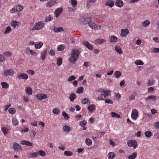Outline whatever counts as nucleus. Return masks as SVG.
I'll return each instance as SVG.
<instances>
[{
	"instance_id": "12",
	"label": "nucleus",
	"mask_w": 159,
	"mask_h": 159,
	"mask_svg": "<svg viewBox=\"0 0 159 159\" xmlns=\"http://www.w3.org/2000/svg\"><path fill=\"white\" fill-rule=\"evenodd\" d=\"M118 39L114 35H111L109 37V41L111 43H116Z\"/></svg>"
},
{
	"instance_id": "63",
	"label": "nucleus",
	"mask_w": 159,
	"mask_h": 159,
	"mask_svg": "<svg viewBox=\"0 0 159 159\" xmlns=\"http://www.w3.org/2000/svg\"><path fill=\"white\" fill-rule=\"evenodd\" d=\"M154 126L156 128L159 129V122H155Z\"/></svg>"
},
{
	"instance_id": "10",
	"label": "nucleus",
	"mask_w": 159,
	"mask_h": 159,
	"mask_svg": "<svg viewBox=\"0 0 159 159\" xmlns=\"http://www.w3.org/2000/svg\"><path fill=\"white\" fill-rule=\"evenodd\" d=\"M120 36L122 37H126L129 33V30L128 29H122L121 31Z\"/></svg>"
},
{
	"instance_id": "61",
	"label": "nucleus",
	"mask_w": 159,
	"mask_h": 159,
	"mask_svg": "<svg viewBox=\"0 0 159 159\" xmlns=\"http://www.w3.org/2000/svg\"><path fill=\"white\" fill-rule=\"evenodd\" d=\"M152 51L155 53H158L159 52V48H155L153 49Z\"/></svg>"
},
{
	"instance_id": "19",
	"label": "nucleus",
	"mask_w": 159,
	"mask_h": 159,
	"mask_svg": "<svg viewBox=\"0 0 159 159\" xmlns=\"http://www.w3.org/2000/svg\"><path fill=\"white\" fill-rule=\"evenodd\" d=\"M116 5L119 7H121L123 5V3L121 0H118L115 3Z\"/></svg>"
},
{
	"instance_id": "62",
	"label": "nucleus",
	"mask_w": 159,
	"mask_h": 159,
	"mask_svg": "<svg viewBox=\"0 0 159 159\" xmlns=\"http://www.w3.org/2000/svg\"><path fill=\"white\" fill-rule=\"evenodd\" d=\"M151 111L152 115H154V114L157 113V110L155 109H152L151 110Z\"/></svg>"
},
{
	"instance_id": "2",
	"label": "nucleus",
	"mask_w": 159,
	"mask_h": 159,
	"mask_svg": "<svg viewBox=\"0 0 159 159\" xmlns=\"http://www.w3.org/2000/svg\"><path fill=\"white\" fill-rule=\"evenodd\" d=\"M127 145L129 147H133L135 149L137 147V142L135 140H131L128 141Z\"/></svg>"
},
{
	"instance_id": "37",
	"label": "nucleus",
	"mask_w": 159,
	"mask_h": 159,
	"mask_svg": "<svg viewBox=\"0 0 159 159\" xmlns=\"http://www.w3.org/2000/svg\"><path fill=\"white\" fill-rule=\"evenodd\" d=\"M1 84L2 85V88L4 89L8 88L9 87L8 84L5 82H2Z\"/></svg>"
},
{
	"instance_id": "32",
	"label": "nucleus",
	"mask_w": 159,
	"mask_h": 159,
	"mask_svg": "<svg viewBox=\"0 0 159 159\" xmlns=\"http://www.w3.org/2000/svg\"><path fill=\"white\" fill-rule=\"evenodd\" d=\"M145 99L146 100L152 99L153 101H155L156 99V96L154 95H150L147 97Z\"/></svg>"
},
{
	"instance_id": "20",
	"label": "nucleus",
	"mask_w": 159,
	"mask_h": 159,
	"mask_svg": "<svg viewBox=\"0 0 159 159\" xmlns=\"http://www.w3.org/2000/svg\"><path fill=\"white\" fill-rule=\"evenodd\" d=\"M26 92L28 95H30L32 94L33 92L31 88L30 87H28L26 89Z\"/></svg>"
},
{
	"instance_id": "25",
	"label": "nucleus",
	"mask_w": 159,
	"mask_h": 159,
	"mask_svg": "<svg viewBox=\"0 0 159 159\" xmlns=\"http://www.w3.org/2000/svg\"><path fill=\"white\" fill-rule=\"evenodd\" d=\"M108 157L109 159H113L115 157L114 152H110L108 155Z\"/></svg>"
},
{
	"instance_id": "14",
	"label": "nucleus",
	"mask_w": 159,
	"mask_h": 159,
	"mask_svg": "<svg viewBox=\"0 0 159 159\" xmlns=\"http://www.w3.org/2000/svg\"><path fill=\"white\" fill-rule=\"evenodd\" d=\"M52 30L55 32H58L61 31H63L64 30V29L63 28L61 27H59L58 28H57L56 27H54L52 29Z\"/></svg>"
},
{
	"instance_id": "38",
	"label": "nucleus",
	"mask_w": 159,
	"mask_h": 159,
	"mask_svg": "<svg viewBox=\"0 0 159 159\" xmlns=\"http://www.w3.org/2000/svg\"><path fill=\"white\" fill-rule=\"evenodd\" d=\"M84 88L83 87H79L76 90L77 93H83V92Z\"/></svg>"
},
{
	"instance_id": "17",
	"label": "nucleus",
	"mask_w": 159,
	"mask_h": 159,
	"mask_svg": "<svg viewBox=\"0 0 159 159\" xmlns=\"http://www.w3.org/2000/svg\"><path fill=\"white\" fill-rule=\"evenodd\" d=\"M21 144L23 145H26V146H31L32 145V144L29 141L25 140L22 141L20 143Z\"/></svg>"
},
{
	"instance_id": "8",
	"label": "nucleus",
	"mask_w": 159,
	"mask_h": 159,
	"mask_svg": "<svg viewBox=\"0 0 159 159\" xmlns=\"http://www.w3.org/2000/svg\"><path fill=\"white\" fill-rule=\"evenodd\" d=\"M57 0H50L47 3L46 5L47 7H51L53 5L57 3Z\"/></svg>"
},
{
	"instance_id": "21",
	"label": "nucleus",
	"mask_w": 159,
	"mask_h": 159,
	"mask_svg": "<svg viewBox=\"0 0 159 159\" xmlns=\"http://www.w3.org/2000/svg\"><path fill=\"white\" fill-rule=\"evenodd\" d=\"M43 43L42 42H40L38 43H36L34 45V47L35 48L38 49L40 48L43 46Z\"/></svg>"
},
{
	"instance_id": "23",
	"label": "nucleus",
	"mask_w": 159,
	"mask_h": 159,
	"mask_svg": "<svg viewBox=\"0 0 159 159\" xmlns=\"http://www.w3.org/2000/svg\"><path fill=\"white\" fill-rule=\"evenodd\" d=\"M17 11H20L23 9V7L21 5H17L15 7Z\"/></svg>"
},
{
	"instance_id": "36",
	"label": "nucleus",
	"mask_w": 159,
	"mask_h": 159,
	"mask_svg": "<svg viewBox=\"0 0 159 159\" xmlns=\"http://www.w3.org/2000/svg\"><path fill=\"white\" fill-rule=\"evenodd\" d=\"M53 20V17L51 15H49L48 16H47L45 19V21L46 22L50 21Z\"/></svg>"
},
{
	"instance_id": "5",
	"label": "nucleus",
	"mask_w": 159,
	"mask_h": 159,
	"mask_svg": "<svg viewBox=\"0 0 159 159\" xmlns=\"http://www.w3.org/2000/svg\"><path fill=\"white\" fill-rule=\"evenodd\" d=\"M138 116V111L134 109L132 110L131 113V117L133 120H135L137 119Z\"/></svg>"
},
{
	"instance_id": "59",
	"label": "nucleus",
	"mask_w": 159,
	"mask_h": 159,
	"mask_svg": "<svg viewBox=\"0 0 159 159\" xmlns=\"http://www.w3.org/2000/svg\"><path fill=\"white\" fill-rule=\"evenodd\" d=\"M155 82V81L154 80H149L148 83V86H151Z\"/></svg>"
},
{
	"instance_id": "44",
	"label": "nucleus",
	"mask_w": 159,
	"mask_h": 159,
	"mask_svg": "<svg viewBox=\"0 0 159 159\" xmlns=\"http://www.w3.org/2000/svg\"><path fill=\"white\" fill-rule=\"evenodd\" d=\"M105 96L103 94H101L100 96H98V100H104L106 98Z\"/></svg>"
},
{
	"instance_id": "11",
	"label": "nucleus",
	"mask_w": 159,
	"mask_h": 159,
	"mask_svg": "<svg viewBox=\"0 0 159 159\" xmlns=\"http://www.w3.org/2000/svg\"><path fill=\"white\" fill-rule=\"evenodd\" d=\"M63 8L62 7L58 8L55 10L54 14L56 17L57 18L59 16V14L63 11Z\"/></svg>"
},
{
	"instance_id": "60",
	"label": "nucleus",
	"mask_w": 159,
	"mask_h": 159,
	"mask_svg": "<svg viewBox=\"0 0 159 159\" xmlns=\"http://www.w3.org/2000/svg\"><path fill=\"white\" fill-rule=\"evenodd\" d=\"M30 53L33 55H36L37 54L36 52L34 50H30Z\"/></svg>"
},
{
	"instance_id": "28",
	"label": "nucleus",
	"mask_w": 159,
	"mask_h": 159,
	"mask_svg": "<svg viewBox=\"0 0 159 159\" xmlns=\"http://www.w3.org/2000/svg\"><path fill=\"white\" fill-rule=\"evenodd\" d=\"M96 0H87V6L89 8L90 4L93 3L95 2Z\"/></svg>"
},
{
	"instance_id": "24",
	"label": "nucleus",
	"mask_w": 159,
	"mask_h": 159,
	"mask_svg": "<svg viewBox=\"0 0 159 159\" xmlns=\"http://www.w3.org/2000/svg\"><path fill=\"white\" fill-rule=\"evenodd\" d=\"M137 156V153L134 152L131 155L129 156L128 157V159H135Z\"/></svg>"
},
{
	"instance_id": "51",
	"label": "nucleus",
	"mask_w": 159,
	"mask_h": 159,
	"mask_svg": "<svg viewBox=\"0 0 159 159\" xmlns=\"http://www.w3.org/2000/svg\"><path fill=\"white\" fill-rule=\"evenodd\" d=\"M145 135L146 137L149 138L152 136V133L150 131H146L145 133Z\"/></svg>"
},
{
	"instance_id": "42",
	"label": "nucleus",
	"mask_w": 159,
	"mask_h": 159,
	"mask_svg": "<svg viewBox=\"0 0 159 159\" xmlns=\"http://www.w3.org/2000/svg\"><path fill=\"white\" fill-rule=\"evenodd\" d=\"M85 143L88 146H90L92 145V141L90 139L87 138L85 140Z\"/></svg>"
},
{
	"instance_id": "49",
	"label": "nucleus",
	"mask_w": 159,
	"mask_h": 159,
	"mask_svg": "<svg viewBox=\"0 0 159 159\" xmlns=\"http://www.w3.org/2000/svg\"><path fill=\"white\" fill-rule=\"evenodd\" d=\"M38 155L39 154L42 157H44L46 155L45 152H44L42 150H40L38 152Z\"/></svg>"
},
{
	"instance_id": "3",
	"label": "nucleus",
	"mask_w": 159,
	"mask_h": 159,
	"mask_svg": "<svg viewBox=\"0 0 159 159\" xmlns=\"http://www.w3.org/2000/svg\"><path fill=\"white\" fill-rule=\"evenodd\" d=\"M43 23L41 22H39L35 25L32 28V30H37L41 29L43 28Z\"/></svg>"
},
{
	"instance_id": "6",
	"label": "nucleus",
	"mask_w": 159,
	"mask_h": 159,
	"mask_svg": "<svg viewBox=\"0 0 159 159\" xmlns=\"http://www.w3.org/2000/svg\"><path fill=\"white\" fill-rule=\"evenodd\" d=\"M91 18L87 17L85 18H82L81 19V23L84 25L88 24L89 21L91 20Z\"/></svg>"
},
{
	"instance_id": "64",
	"label": "nucleus",
	"mask_w": 159,
	"mask_h": 159,
	"mask_svg": "<svg viewBox=\"0 0 159 159\" xmlns=\"http://www.w3.org/2000/svg\"><path fill=\"white\" fill-rule=\"evenodd\" d=\"M49 54L51 56H53L55 55V52H54V51L53 50H51L49 51Z\"/></svg>"
},
{
	"instance_id": "39",
	"label": "nucleus",
	"mask_w": 159,
	"mask_h": 159,
	"mask_svg": "<svg viewBox=\"0 0 159 159\" xmlns=\"http://www.w3.org/2000/svg\"><path fill=\"white\" fill-rule=\"evenodd\" d=\"M1 130L2 132L5 135H6L8 133V129L6 127H2L1 128Z\"/></svg>"
},
{
	"instance_id": "9",
	"label": "nucleus",
	"mask_w": 159,
	"mask_h": 159,
	"mask_svg": "<svg viewBox=\"0 0 159 159\" xmlns=\"http://www.w3.org/2000/svg\"><path fill=\"white\" fill-rule=\"evenodd\" d=\"M82 43L89 50H92L93 49V47L88 42L84 41Z\"/></svg>"
},
{
	"instance_id": "58",
	"label": "nucleus",
	"mask_w": 159,
	"mask_h": 159,
	"mask_svg": "<svg viewBox=\"0 0 159 159\" xmlns=\"http://www.w3.org/2000/svg\"><path fill=\"white\" fill-rule=\"evenodd\" d=\"M5 60V57L4 56L0 54V62H3Z\"/></svg>"
},
{
	"instance_id": "7",
	"label": "nucleus",
	"mask_w": 159,
	"mask_h": 159,
	"mask_svg": "<svg viewBox=\"0 0 159 159\" xmlns=\"http://www.w3.org/2000/svg\"><path fill=\"white\" fill-rule=\"evenodd\" d=\"M13 147L15 151L18 152L21 150V147L20 145L17 143H14L13 144Z\"/></svg>"
},
{
	"instance_id": "54",
	"label": "nucleus",
	"mask_w": 159,
	"mask_h": 159,
	"mask_svg": "<svg viewBox=\"0 0 159 159\" xmlns=\"http://www.w3.org/2000/svg\"><path fill=\"white\" fill-rule=\"evenodd\" d=\"M114 75L116 78H119L121 76V73L119 71H116L114 73Z\"/></svg>"
},
{
	"instance_id": "4",
	"label": "nucleus",
	"mask_w": 159,
	"mask_h": 159,
	"mask_svg": "<svg viewBox=\"0 0 159 159\" xmlns=\"http://www.w3.org/2000/svg\"><path fill=\"white\" fill-rule=\"evenodd\" d=\"M14 73V71L12 69L6 70L4 71L3 75L5 77H7L8 75L11 76Z\"/></svg>"
},
{
	"instance_id": "43",
	"label": "nucleus",
	"mask_w": 159,
	"mask_h": 159,
	"mask_svg": "<svg viewBox=\"0 0 159 159\" xmlns=\"http://www.w3.org/2000/svg\"><path fill=\"white\" fill-rule=\"evenodd\" d=\"M11 31V28L10 26L8 27L6 29V30L4 32V34H9Z\"/></svg>"
},
{
	"instance_id": "26",
	"label": "nucleus",
	"mask_w": 159,
	"mask_h": 159,
	"mask_svg": "<svg viewBox=\"0 0 159 159\" xmlns=\"http://www.w3.org/2000/svg\"><path fill=\"white\" fill-rule=\"evenodd\" d=\"M76 97V95L73 93H71L69 96V99L70 101L71 102H73L74 100L75 99Z\"/></svg>"
},
{
	"instance_id": "56",
	"label": "nucleus",
	"mask_w": 159,
	"mask_h": 159,
	"mask_svg": "<svg viewBox=\"0 0 159 159\" xmlns=\"http://www.w3.org/2000/svg\"><path fill=\"white\" fill-rule=\"evenodd\" d=\"M76 79L74 75H71L70 77L68 79V81H70L73 80H75Z\"/></svg>"
},
{
	"instance_id": "47",
	"label": "nucleus",
	"mask_w": 159,
	"mask_h": 159,
	"mask_svg": "<svg viewBox=\"0 0 159 159\" xmlns=\"http://www.w3.org/2000/svg\"><path fill=\"white\" fill-rule=\"evenodd\" d=\"M62 58L61 57L58 58L57 61V64L58 66H60L62 63Z\"/></svg>"
},
{
	"instance_id": "35",
	"label": "nucleus",
	"mask_w": 159,
	"mask_h": 159,
	"mask_svg": "<svg viewBox=\"0 0 159 159\" xmlns=\"http://www.w3.org/2000/svg\"><path fill=\"white\" fill-rule=\"evenodd\" d=\"M111 115L112 117H116V118H120V116L116 113L112 112L111 113Z\"/></svg>"
},
{
	"instance_id": "52",
	"label": "nucleus",
	"mask_w": 159,
	"mask_h": 159,
	"mask_svg": "<svg viewBox=\"0 0 159 159\" xmlns=\"http://www.w3.org/2000/svg\"><path fill=\"white\" fill-rule=\"evenodd\" d=\"M65 48V45H61L57 48V50L60 51H63Z\"/></svg>"
},
{
	"instance_id": "1",
	"label": "nucleus",
	"mask_w": 159,
	"mask_h": 159,
	"mask_svg": "<svg viewBox=\"0 0 159 159\" xmlns=\"http://www.w3.org/2000/svg\"><path fill=\"white\" fill-rule=\"evenodd\" d=\"M80 53L79 50H73L71 54V57L70 58L69 61L71 63H74L79 58Z\"/></svg>"
},
{
	"instance_id": "55",
	"label": "nucleus",
	"mask_w": 159,
	"mask_h": 159,
	"mask_svg": "<svg viewBox=\"0 0 159 159\" xmlns=\"http://www.w3.org/2000/svg\"><path fill=\"white\" fill-rule=\"evenodd\" d=\"M38 153L37 152H34L32 153L31 155V157L33 158H35L38 157Z\"/></svg>"
},
{
	"instance_id": "29",
	"label": "nucleus",
	"mask_w": 159,
	"mask_h": 159,
	"mask_svg": "<svg viewBox=\"0 0 159 159\" xmlns=\"http://www.w3.org/2000/svg\"><path fill=\"white\" fill-rule=\"evenodd\" d=\"M115 49L116 52H118L120 54H121L123 53L122 51L121 48L117 46H116L115 47Z\"/></svg>"
},
{
	"instance_id": "57",
	"label": "nucleus",
	"mask_w": 159,
	"mask_h": 159,
	"mask_svg": "<svg viewBox=\"0 0 159 159\" xmlns=\"http://www.w3.org/2000/svg\"><path fill=\"white\" fill-rule=\"evenodd\" d=\"M89 99L87 98H84L81 101V102L82 104H85L87 103V102L89 101Z\"/></svg>"
},
{
	"instance_id": "31",
	"label": "nucleus",
	"mask_w": 159,
	"mask_h": 159,
	"mask_svg": "<svg viewBox=\"0 0 159 159\" xmlns=\"http://www.w3.org/2000/svg\"><path fill=\"white\" fill-rule=\"evenodd\" d=\"M99 91H101V89H100L99 90ZM102 92H103L104 93V95L106 97L107 96H110L111 95L110 92H109V91L106 90L104 91L103 90L102 91Z\"/></svg>"
},
{
	"instance_id": "30",
	"label": "nucleus",
	"mask_w": 159,
	"mask_h": 159,
	"mask_svg": "<svg viewBox=\"0 0 159 159\" xmlns=\"http://www.w3.org/2000/svg\"><path fill=\"white\" fill-rule=\"evenodd\" d=\"M150 23V21L148 20H146L142 22V25L144 27H146L148 26Z\"/></svg>"
},
{
	"instance_id": "15",
	"label": "nucleus",
	"mask_w": 159,
	"mask_h": 159,
	"mask_svg": "<svg viewBox=\"0 0 159 159\" xmlns=\"http://www.w3.org/2000/svg\"><path fill=\"white\" fill-rule=\"evenodd\" d=\"M96 108L94 104L89 105L88 107V110L90 112H93Z\"/></svg>"
},
{
	"instance_id": "41",
	"label": "nucleus",
	"mask_w": 159,
	"mask_h": 159,
	"mask_svg": "<svg viewBox=\"0 0 159 159\" xmlns=\"http://www.w3.org/2000/svg\"><path fill=\"white\" fill-rule=\"evenodd\" d=\"M60 110L58 108H55L53 109L52 110L53 113L56 115H58L60 113Z\"/></svg>"
},
{
	"instance_id": "22",
	"label": "nucleus",
	"mask_w": 159,
	"mask_h": 159,
	"mask_svg": "<svg viewBox=\"0 0 159 159\" xmlns=\"http://www.w3.org/2000/svg\"><path fill=\"white\" fill-rule=\"evenodd\" d=\"M114 2L112 1L109 0L106 2V5L107 6H108L111 7L114 6Z\"/></svg>"
},
{
	"instance_id": "33",
	"label": "nucleus",
	"mask_w": 159,
	"mask_h": 159,
	"mask_svg": "<svg viewBox=\"0 0 159 159\" xmlns=\"http://www.w3.org/2000/svg\"><path fill=\"white\" fill-rule=\"evenodd\" d=\"M12 122L14 125H18L19 122L17 119L15 118H13L12 119Z\"/></svg>"
},
{
	"instance_id": "50",
	"label": "nucleus",
	"mask_w": 159,
	"mask_h": 159,
	"mask_svg": "<svg viewBox=\"0 0 159 159\" xmlns=\"http://www.w3.org/2000/svg\"><path fill=\"white\" fill-rule=\"evenodd\" d=\"M64 154L66 156H70L73 155V153L70 151H66L64 152Z\"/></svg>"
},
{
	"instance_id": "53",
	"label": "nucleus",
	"mask_w": 159,
	"mask_h": 159,
	"mask_svg": "<svg viewBox=\"0 0 159 159\" xmlns=\"http://www.w3.org/2000/svg\"><path fill=\"white\" fill-rule=\"evenodd\" d=\"M70 2L71 3L72 5L74 7H75L76 6L77 4L76 0H71Z\"/></svg>"
},
{
	"instance_id": "46",
	"label": "nucleus",
	"mask_w": 159,
	"mask_h": 159,
	"mask_svg": "<svg viewBox=\"0 0 159 159\" xmlns=\"http://www.w3.org/2000/svg\"><path fill=\"white\" fill-rule=\"evenodd\" d=\"M9 113L11 114H14L16 111V110L13 108H10L8 110Z\"/></svg>"
},
{
	"instance_id": "40",
	"label": "nucleus",
	"mask_w": 159,
	"mask_h": 159,
	"mask_svg": "<svg viewBox=\"0 0 159 159\" xmlns=\"http://www.w3.org/2000/svg\"><path fill=\"white\" fill-rule=\"evenodd\" d=\"M62 115L64 117V118L66 120H68L70 118L68 114L65 111L62 112Z\"/></svg>"
},
{
	"instance_id": "27",
	"label": "nucleus",
	"mask_w": 159,
	"mask_h": 159,
	"mask_svg": "<svg viewBox=\"0 0 159 159\" xmlns=\"http://www.w3.org/2000/svg\"><path fill=\"white\" fill-rule=\"evenodd\" d=\"M89 26L92 29H94L95 28L96 26V24H95L93 22H92L91 21H89Z\"/></svg>"
},
{
	"instance_id": "48",
	"label": "nucleus",
	"mask_w": 159,
	"mask_h": 159,
	"mask_svg": "<svg viewBox=\"0 0 159 159\" xmlns=\"http://www.w3.org/2000/svg\"><path fill=\"white\" fill-rule=\"evenodd\" d=\"M99 44H101L104 43L105 40L104 39H98L96 40H95Z\"/></svg>"
},
{
	"instance_id": "34",
	"label": "nucleus",
	"mask_w": 159,
	"mask_h": 159,
	"mask_svg": "<svg viewBox=\"0 0 159 159\" xmlns=\"http://www.w3.org/2000/svg\"><path fill=\"white\" fill-rule=\"evenodd\" d=\"M18 22L14 20L11 23V25L13 28H15L16 27V26L18 25Z\"/></svg>"
},
{
	"instance_id": "18",
	"label": "nucleus",
	"mask_w": 159,
	"mask_h": 159,
	"mask_svg": "<svg viewBox=\"0 0 159 159\" xmlns=\"http://www.w3.org/2000/svg\"><path fill=\"white\" fill-rule=\"evenodd\" d=\"M47 50H44L41 53V58L42 59V61L44 60L45 59V57L47 54Z\"/></svg>"
},
{
	"instance_id": "16",
	"label": "nucleus",
	"mask_w": 159,
	"mask_h": 159,
	"mask_svg": "<svg viewBox=\"0 0 159 159\" xmlns=\"http://www.w3.org/2000/svg\"><path fill=\"white\" fill-rule=\"evenodd\" d=\"M62 130L63 131L69 133L70 131V128L67 125H64L63 126Z\"/></svg>"
},
{
	"instance_id": "13",
	"label": "nucleus",
	"mask_w": 159,
	"mask_h": 159,
	"mask_svg": "<svg viewBox=\"0 0 159 159\" xmlns=\"http://www.w3.org/2000/svg\"><path fill=\"white\" fill-rule=\"evenodd\" d=\"M28 75L25 73H21L17 76V78L19 79L26 80L28 79Z\"/></svg>"
},
{
	"instance_id": "45",
	"label": "nucleus",
	"mask_w": 159,
	"mask_h": 159,
	"mask_svg": "<svg viewBox=\"0 0 159 159\" xmlns=\"http://www.w3.org/2000/svg\"><path fill=\"white\" fill-rule=\"evenodd\" d=\"M134 63L137 65H141L144 64L143 62L142 61L139 60H136L134 62Z\"/></svg>"
}]
</instances>
